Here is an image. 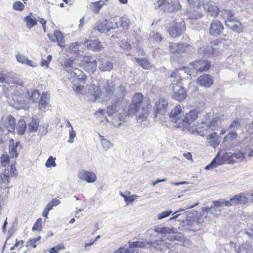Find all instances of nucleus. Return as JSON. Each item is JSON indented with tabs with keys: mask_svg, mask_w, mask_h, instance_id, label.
I'll use <instances>...</instances> for the list:
<instances>
[{
	"mask_svg": "<svg viewBox=\"0 0 253 253\" xmlns=\"http://www.w3.org/2000/svg\"><path fill=\"white\" fill-rule=\"evenodd\" d=\"M214 48L211 46H207L199 49L198 52L200 55L205 57H210L213 53Z\"/></svg>",
	"mask_w": 253,
	"mask_h": 253,
	"instance_id": "2f4dec72",
	"label": "nucleus"
},
{
	"mask_svg": "<svg viewBox=\"0 0 253 253\" xmlns=\"http://www.w3.org/2000/svg\"><path fill=\"white\" fill-rule=\"evenodd\" d=\"M11 106L16 109H25L27 106L26 94L20 92H15L12 96Z\"/></svg>",
	"mask_w": 253,
	"mask_h": 253,
	"instance_id": "9d476101",
	"label": "nucleus"
},
{
	"mask_svg": "<svg viewBox=\"0 0 253 253\" xmlns=\"http://www.w3.org/2000/svg\"><path fill=\"white\" fill-rule=\"evenodd\" d=\"M136 61L139 64V65L145 69H149L151 67L150 64L146 58H136Z\"/></svg>",
	"mask_w": 253,
	"mask_h": 253,
	"instance_id": "58836bf2",
	"label": "nucleus"
},
{
	"mask_svg": "<svg viewBox=\"0 0 253 253\" xmlns=\"http://www.w3.org/2000/svg\"><path fill=\"white\" fill-rule=\"evenodd\" d=\"M82 64L84 69L90 73H93L96 69V62L92 57L86 56L84 57Z\"/></svg>",
	"mask_w": 253,
	"mask_h": 253,
	"instance_id": "4468645a",
	"label": "nucleus"
},
{
	"mask_svg": "<svg viewBox=\"0 0 253 253\" xmlns=\"http://www.w3.org/2000/svg\"><path fill=\"white\" fill-rule=\"evenodd\" d=\"M27 94L28 95L29 99L32 100L33 102L37 103L38 102L40 93L38 90H34L32 91L31 94L29 92H27Z\"/></svg>",
	"mask_w": 253,
	"mask_h": 253,
	"instance_id": "a18cd8bd",
	"label": "nucleus"
},
{
	"mask_svg": "<svg viewBox=\"0 0 253 253\" xmlns=\"http://www.w3.org/2000/svg\"><path fill=\"white\" fill-rule=\"evenodd\" d=\"M26 128V125L25 121L24 120H20L17 123V126L16 127V130L18 134L23 135L24 134L25 132V130Z\"/></svg>",
	"mask_w": 253,
	"mask_h": 253,
	"instance_id": "4c0bfd02",
	"label": "nucleus"
},
{
	"mask_svg": "<svg viewBox=\"0 0 253 253\" xmlns=\"http://www.w3.org/2000/svg\"><path fill=\"white\" fill-rule=\"evenodd\" d=\"M225 118L223 115H216L212 117L211 113H207L204 120L196 126L197 128L192 130V133L203 136L205 132L209 130H215L218 127L219 122Z\"/></svg>",
	"mask_w": 253,
	"mask_h": 253,
	"instance_id": "f257e3e1",
	"label": "nucleus"
},
{
	"mask_svg": "<svg viewBox=\"0 0 253 253\" xmlns=\"http://www.w3.org/2000/svg\"><path fill=\"white\" fill-rule=\"evenodd\" d=\"M78 177L88 183H93L96 180V176L92 172L82 171L78 174Z\"/></svg>",
	"mask_w": 253,
	"mask_h": 253,
	"instance_id": "5701e85b",
	"label": "nucleus"
},
{
	"mask_svg": "<svg viewBox=\"0 0 253 253\" xmlns=\"http://www.w3.org/2000/svg\"><path fill=\"white\" fill-rule=\"evenodd\" d=\"M197 118V111L196 110H191L189 113H186L184 119L181 120L176 124V127L183 130L188 128L189 126Z\"/></svg>",
	"mask_w": 253,
	"mask_h": 253,
	"instance_id": "0eeeda50",
	"label": "nucleus"
},
{
	"mask_svg": "<svg viewBox=\"0 0 253 253\" xmlns=\"http://www.w3.org/2000/svg\"><path fill=\"white\" fill-rule=\"evenodd\" d=\"M42 219L38 218L32 227L33 231H40L42 228Z\"/></svg>",
	"mask_w": 253,
	"mask_h": 253,
	"instance_id": "6e6d98bb",
	"label": "nucleus"
},
{
	"mask_svg": "<svg viewBox=\"0 0 253 253\" xmlns=\"http://www.w3.org/2000/svg\"><path fill=\"white\" fill-rule=\"evenodd\" d=\"M48 96L47 93H43L40 99H39V108L40 110L44 109L45 108Z\"/></svg>",
	"mask_w": 253,
	"mask_h": 253,
	"instance_id": "c9c22d12",
	"label": "nucleus"
},
{
	"mask_svg": "<svg viewBox=\"0 0 253 253\" xmlns=\"http://www.w3.org/2000/svg\"><path fill=\"white\" fill-rule=\"evenodd\" d=\"M147 245L150 248L158 251H166L168 248L162 240H156L154 242H148Z\"/></svg>",
	"mask_w": 253,
	"mask_h": 253,
	"instance_id": "bb28decb",
	"label": "nucleus"
},
{
	"mask_svg": "<svg viewBox=\"0 0 253 253\" xmlns=\"http://www.w3.org/2000/svg\"><path fill=\"white\" fill-rule=\"evenodd\" d=\"M173 97L176 100H183L186 97V92L181 86L173 85Z\"/></svg>",
	"mask_w": 253,
	"mask_h": 253,
	"instance_id": "412c9836",
	"label": "nucleus"
},
{
	"mask_svg": "<svg viewBox=\"0 0 253 253\" xmlns=\"http://www.w3.org/2000/svg\"><path fill=\"white\" fill-rule=\"evenodd\" d=\"M207 142L208 145L215 148L220 144V138L216 132H214L207 136Z\"/></svg>",
	"mask_w": 253,
	"mask_h": 253,
	"instance_id": "cd10ccee",
	"label": "nucleus"
},
{
	"mask_svg": "<svg viewBox=\"0 0 253 253\" xmlns=\"http://www.w3.org/2000/svg\"><path fill=\"white\" fill-rule=\"evenodd\" d=\"M168 105L167 100L164 98H161L157 101L154 107L156 116L158 114L164 115L167 111Z\"/></svg>",
	"mask_w": 253,
	"mask_h": 253,
	"instance_id": "f3484780",
	"label": "nucleus"
},
{
	"mask_svg": "<svg viewBox=\"0 0 253 253\" xmlns=\"http://www.w3.org/2000/svg\"><path fill=\"white\" fill-rule=\"evenodd\" d=\"M79 45V44L78 42H73L72 43L70 46L68 47L69 51L74 53H77L78 50V46Z\"/></svg>",
	"mask_w": 253,
	"mask_h": 253,
	"instance_id": "5fc2aeb1",
	"label": "nucleus"
},
{
	"mask_svg": "<svg viewBox=\"0 0 253 253\" xmlns=\"http://www.w3.org/2000/svg\"><path fill=\"white\" fill-rule=\"evenodd\" d=\"M10 181L9 170H5L3 175L0 174V186L2 183L8 184Z\"/></svg>",
	"mask_w": 253,
	"mask_h": 253,
	"instance_id": "37998d69",
	"label": "nucleus"
},
{
	"mask_svg": "<svg viewBox=\"0 0 253 253\" xmlns=\"http://www.w3.org/2000/svg\"><path fill=\"white\" fill-rule=\"evenodd\" d=\"M121 104H117L116 101H114L112 104L107 107V113L109 116H113L121 109Z\"/></svg>",
	"mask_w": 253,
	"mask_h": 253,
	"instance_id": "473e14b6",
	"label": "nucleus"
},
{
	"mask_svg": "<svg viewBox=\"0 0 253 253\" xmlns=\"http://www.w3.org/2000/svg\"><path fill=\"white\" fill-rule=\"evenodd\" d=\"M155 232L159 234H170L174 233V229L173 228H169L168 227H157L154 229Z\"/></svg>",
	"mask_w": 253,
	"mask_h": 253,
	"instance_id": "ea45409f",
	"label": "nucleus"
},
{
	"mask_svg": "<svg viewBox=\"0 0 253 253\" xmlns=\"http://www.w3.org/2000/svg\"><path fill=\"white\" fill-rule=\"evenodd\" d=\"M190 46L187 43H170L169 50L171 53L174 54H182L190 49Z\"/></svg>",
	"mask_w": 253,
	"mask_h": 253,
	"instance_id": "ddd939ff",
	"label": "nucleus"
},
{
	"mask_svg": "<svg viewBox=\"0 0 253 253\" xmlns=\"http://www.w3.org/2000/svg\"><path fill=\"white\" fill-rule=\"evenodd\" d=\"M192 75L193 72L190 71L189 67H183L173 71L171 75V81L173 85H176L177 84H181L182 81V75L183 74Z\"/></svg>",
	"mask_w": 253,
	"mask_h": 253,
	"instance_id": "1a4fd4ad",
	"label": "nucleus"
},
{
	"mask_svg": "<svg viewBox=\"0 0 253 253\" xmlns=\"http://www.w3.org/2000/svg\"><path fill=\"white\" fill-rule=\"evenodd\" d=\"M224 27L218 20L212 21L209 27V34L212 36H218L223 31Z\"/></svg>",
	"mask_w": 253,
	"mask_h": 253,
	"instance_id": "2eb2a0df",
	"label": "nucleus"
},
{
	"mask_svg": "<svg viewBox=\"0 0 253 253\" xmlns=\"http://www.w3.org/2000/svg\"><path fill=\"white\" fill-rule=\"evenodd\" d=\"M208 213L214 214V211H212V206L211 207H205L202 208L201 212L198 213H202L204 215H207Z\"/></svg>",
	"mask_w": 253,
	"mask_h": 253,
	"instance_id": "bf43d9fd",
	"label": "nucleus"
},
{
	"mask_svg": "<svg viewBox=\"0 0 253 253\" xmlns=\"http://www.w3.org/2000/svg\"><path fill=\"white\" fill-rule=\"evenodd\" d=\"M182 109L180 106H176L174 109H173L169 115V117L171 121L177 123L181 120H180V117L181 116V113Z\"/></svg>",
	"mask_w": 253,
	"mask_h": 253,
	"instance_id": "c85d7f7f",
	"label": "nucleus"
},
{
	"mask_svg": "<svg viewBox=\"0 0 253 253\" xmlns=\"http://www.w3.org/2000/svg\"><path fill=\"white\" fill-rule=\"evenodd\" d=\"M45 166L48 168L55 167L56 166L55 158H54L52 156L49 157L45 163Z\"/></svg>",
	"mask_w": 253,
	"mask_h": 253,
	"instance_id": "13d9d810",
	"label": "nucleus"
},
{
	"mask_svg": "<svg viewBox=\"0 0 253 253\" xmlns=\"http://www.w3.org/2000/svg\"><path fill=\"white\" fill-rule=\"evenodd\" d=\"M154 5L156 9L163 6L164 10L168 12H176L181 8L178 0H156Z\"/></svg>",
	"mask_w": 253,
	"mask_h": 253,
	"instance_id": "39448f33",
	"label": "nucleus"
},
{
	"mask_svg": "<svg viewBox=\"0 0 253 253\" xmlns=\"http://www.w3.org/2000/svg\"><path fill=\"white\" fill-rule=\"evenodd\" d=\"M101 1L94 2L91 5V7L93 12L98 13L100 10L102 5L100 4Z\"/></svg>",
	"mask_w": 253,
	"mask_h": 253,
	"instance_id": "680f3d73",
	"label": "nucleus"
},
{
	"mask_svg": "<svg viewBox=\"0 0 253 253\" xmlns=\"http://www.w3.org/2000/svg\"><path fill=\"white\" fill-rule=\"evenodd\" d=\"M183 238H184L183 237L180 236L178 235H170L167 237L168 240H169V241H175V240L182 241L183 240Z\"/></svg>",
	"mask_w": 253,
	"mask_h": 253,
	"instance_id": "69168bd1",
	"label": "nucleus"
},
{
	"mask_svg": "<svg viewBox=\"0 0 253 253\" xmlns=\"http://www.w3.org/2000/svg\"><path fill=\"white\" fill-rule=\"evenodd\" d=\"M15 119L12 116L3 117L0 122V129L3 132L7 130L8 132H13L15 129Z\"/></svg>",
	"mask_w": 253,
	"mask_h": 253,
	"instance_id": "6e6552de",
	"label": "nucleus"
},
{
	"mask_svg": "<svg viewBox=\"0 0 253 253\" xmlns=\"http://www.w3.org/2000/svg\"><path fill=\"white\" fill-rule=\"evenodd\" d=\"M245 158V154L241 152L237 153H224L221 158L219 157V153L216 155L212 162L205 167V169L210 170L220 166L225 162L233 164L237 161H242Z\"/></svg>",
	"mask_w": 253,
	"mask_h": 253,
	"instance_id": "7ed1b4c3",
	"label": "nucleus"
},
{
	"mask_svg": "<svg viewBox=\"0 0 253 253\" xmlns=\"http://www.w3.org/2000/svg\"><path fill=\"white\" fill-rule=\"evenodd\" d=\"M61 66L68 73H72L74 75L78 76L82 74L81 70L73 67L75 64L74 60L71 58H66L61 62Z\"/></svg>",
	"mask_w": 253,
	"mask_h": 253,
	"instance_id": "f8f14e48",
	"label": "nucleus"
},
{
	"mask_svg": "<svg viewBox=\"0 0 253 253\" xmlns=\"http://www.w3.org/2000/svg\"><path fill=\"white\" fill-rule=\"evenodd\" d=\"M54 37L56 39L55 41L58 42V45L62 46V44L65 42V40L61 32L59 30L54 31Z\"/></svg>",
	"mask_w": 253,
	"mask_h": 253,
	"instance_id": "e433bc0d",
	"label": "nucleus"
},
{
	"mask_svg": "<svg viewBox=\"0 0 253 253\" xmlns=\"http://www.w3.org/2000/svg\"><path fill=\"white\" fill-rule=\"evenodd\" d=\"M143 96L140 93H137L133 96L131 104L129 105L127 110V115L133 116L136 114L139 110L142 108L143 113L142 115H139L138 120L143 121L146 118V109L150 108V104L148 101L144 102Z\"/></svg>",
	"mask_w": 253,
	"mask_h": 253,
	"instance_id": "f03ea898",
	"label": "nucleus"
},
{
	"mask_svg": "<svg viewBox=\"0 0 253 253\" xmlns=\"http://www.w3.org/2000/svg\"><path fill=\"white\" fill-rule=\"evenodd\" d=\"M100 138L101 145L105 150H107L113 146V144L108 140L105 139L104 136L99 134Z\"/></svg>",
	"mask_w": 253,
	"mask_h": 253,
	"instance_id": "a19ab883",
	"label": "nucleus"
},
{
	"mask_svg": "<svg viewBox=\"0 0 253 253\" xmlns=\"http://www.w3.org/2000/svg\"><path fill=\"white\" fill-rule=\"evenodd\" d=\"M210 66V63L206 60H198L190 63V71L193 72V74L197 72H205L209 70Z\"/></svg>",
	"mask_w": 253,
	"mask_h": 253,
	"instance_id": "9b49d317",
	"label": "nucleus"
},
{
	"mask_svg": "<svg viewBox=\"0 0 253 253\" xmlns=\"http://www.w3.org/2000/svg\"><path fill=\"white\" fill-rule=\"evenodd\" d=\"M140 198V196L137 195H132L125 198V202L127 205L129 202H132L135 199Z\"/></svg>",
	"mask_w": 253,
	"mask_h": 253,
	"instance_id": "0e129e2a",
	"label": "nucleus"
},
{
	"mask_svg": "<svg viewBox=\"0 0 253 253\" xmlns=\"http://www.w3.org/2000/svg\"><path fill=\"white\" fill-rule=\"evenodd\" d=\"M60 203L61 201L60 200L54 198L47 204L46 206L51 210L53 207L56 206Z\"/></svg>",
	"mask_w": 253,
	"mask_h": 253,
	"instance_id": "864d4df0",
	"label": "nucleus"
},
{
	"mask_svg": "<svg viewBox=\"0 0 253 253\" xmlns=\"http://www.w3.org/2000/svg\"><path fill=\"white\" fill-rule=\"evenodd\" d=\"M206 218L207 215L197 213L196 215L188 217L187 219L182 222L181 226L185 229L195 232L200 230Z\"/></svg>",
	"mask_w": 253,
	"mask_h": 253,
	"instance_id": "20e7f679",
	"label": "nucleus"
},
{
	"mask_svg": "<svg viewBox=\"0 0 253 253\" xmlns=\"http://www.w3.org/2000/svg\"><path fill=\"white\" fill-rule=\"evenodd\" d=\"M119 22L120 26L122 27L123 28L127 27L130 23L129 19L126 16H123L121 17L120 18Z\"/></svg>",
	"mask_w": 253,
	"mask_h": 253,
	"instance_id": "09e8293b",
	"label": "nucleus"
},
{
	"mask_svg": "<svg viewBox=\"0 0 253 253\" xmlns=\"http://www.w3.org/2000/svg\"><path fill=\"white\" fill-rule=\"evenodd\" d=\"M88 48L93 51H100L102 48L101 43L97 40H86L84 42Z\"/></svg>",
	"mask_w": 253,
	"mask_h": 253,
	"instance_id": "c756f323",
	"label": "nucleus"
},
{
	"mask_svg": "<svg viewBox=\"0 0 253 253\" xmlns=\"http://www.w3.org/2000/svg\"><path fill=\"white\" fill-rule=\"evenodd\" d=\"M64 249H65L64 246L63 244H60L52 248L49 252L50 253H57L60 250Z\"/></svg>",
	"mask_w": 253,
	"mask_h": 253,
	"instance_id": "774afa93",
	"label": "nucleus"
},
{
	"mask_svg": "<svg viewBox=\"0 0 253 253\" xmlns=\"http://www.w3.org/2000/svg\"><path fill=\"white\" fill-rule=\"evenodd\" d=\"M19 145L20 143L19 142H17L15 144H14L13 139L10 141L9 153L12 158L17 156L18 154L16 149Z\"/></svg>",
	"mask_w": 253,
	"mask_h": 253,
	"instance_id": "72a5a7b5",
	"label": "nucleus"
},
{
	"mask_svg": "<svg viewBox=\"0 0 253 253\" xmlns=\"http://www.w3.org/2000/svg\"><path fill=\"white\" fill-rule=\"evenodd\" d=\"M204 9L212 17H216L219 13V8L215 4V3L212 1L203 4Z\"/></svg>",
	"mask_w": 253,
	"mask_h": 253,
	"instance_id": "aec40b11",
	"label": "nucleus"
},
{
	"mask_svg": "<svg viewBox=\"0 0 253 253\" xmlns=\"http://www.w3.org/2000/svg\"><path fill=\"white\" fill-rule=\"evenodd\" d=\"M38 127V124L37 122L32 120L29 125V128L30 132H35L37 131Z\"/></svg>",
	"mask_w": 253,
	"mask_h": 253,
	"instance_id": "3c124183",
	"label": "nucleus"
},
{
	"mask_svg": "<svg viewBox=\"0 0 253 253\" xmlns=\"http://www.w3.org/2000/svg\"><path fill=\"white\" fill-rule=\"evenodd\" d=\"M197 83L201 86L209 87L213 83L212 77L208 74H204L200 76L197 79Z\"/></svg>",
	"mask_w": 253,
	"mask_h": 253,
	"instance_id": "a211bd4d",
	"label": "nucleus"
},
{
	"mask_svg": "<svg viewBox=\"0 0 253 253\" xmlns=\"http://www.w3.org/2000/svg\"><path fill=\"white\" fill-rule=\"evenodd\" d=\"M118 25L117 22H115V26H112L111 22L107 20H104L96 26V29L100 33H106L111 29H114L118 27Z\"/></svg>",
	"mask_w": 253,
	"mask_h": 253,
	"instance_id": "6ab92c4d",
	"label": "nucleus"
},
{
	"mask_svg": "<svg viewBox=\"0 0 253 253\" xmlns=\"http://www.w3.org/2000/svg\"><path fill=\"white\" fill-rule=\"evenodd\" d=\"M241 119L236 118L234 119L229 126V129L235 130L236 128L241 126Z\"/></svg>",
	"mask_w": 253,
	"mask_h": 253,
	"instance_id": "49530a36",
	"label": "nucleus"
},
{
	"mask_svg": "<svg viewBox=\"0 0 253 253\" xmlns=\"http://www.w3.org/2000/svg\"><path fill=\"white\" fill-rule=\"evenodd\" d=\"M99 69L103 72L110 71L113 68V63L106 57L100 59Z\"/></svg>",
	"mask_w": 253,
	"mask_h": 253,
	"instance_id": "a878e982",
	"label": "nucleus"
},
{
	"mask_svg": "<svg viewBox=\"0 0 253 253\" xmlns=\"http://www.w3.org/2000/svg\"><path fill=\"white\" fill-rule=\"evenodd\" d=\"M126 94V89L123 86H119L115 90V94L113 96V101H116L117 104H121Z\"/></svg>",
	"mask_w": 253,
	"mask_h": 253,
	"instance_id": "4be33fe9",
	"label": "nucleus"
},
{
	"mask_svg": "<svg viewBox=\"0 0 253 253\" xmlns=\"http://www.w3.org/2000/svg\"><path fill=\"white\" fill-rule=\"evenodd\" d=\"M41 239L40 236H38L36 238L30 239L27 242V246H32L33 248H35L36 247V242L39 241Z\"/></svg>",
	"mask_w": 253,
	"mask_h": 253,
	"instance_id": "052dcab7",
	"label": "nucleus"
},
{
	"mask_svg": "<svg viewBox=\"0 0 253 253\" xmlns=\"http://www.w3.org/2000/svg\"><path fill=\"white\" fill-rule=\"evenodd\" d=\"M101 94L99 87L95 84L90 85L86 92V95L89 99L93 102L95 101Z\"/></svg>",
	"mask_w": 253,
	"mask_h": 253,
	"instance_id": "dca6fc26",
	"label": "nucleus"
},
{
	"mask_svg": "<svg viewBox=\"0 0 253 253\" xmlns=\"http://www.w3.org/2000/svg\"><path fill=\"white\" fill-rule=\"evenodd\" d=\"M10 84H16L17 85L22 86L23 82L22 80L19 78H14L11 77Z\"/></svg>",
	"mask_w": 253,
	"mask_h": 253,
	"instance_id": "4d7b16f0",
	"label": "nucleus"
},
{
	"mask_svg": "<svg viewBox=\"0 0 253 253\" xmlns=\"http://www.w3.org/2000/svg\"><path fill=\"white\" fill-rule=\"evenodd\" d=\"M9 156L7 154H3L1 157V163L3 166H6L9 163Z\"/></svg>",
	"mask_w": 253,
	"mask_h": 253,
	"instance_id": "338daca9",
	"label": "nucleus"
},
{
	"mask_svg": "<svg viewBox=\"0 0 253 253\" xmlns=\"http://www.w3.org/2000/svg\"><path fill=\"white\" fill-rule=\"evenodd\" d=\"M214 204V206L216 207H223V206H227L229 207L232 205L231 203V201H226L224 199H220L218 201H214L213 202Z\"/></svg>",
	"mask_w": 253,
	"mask_h": 253,
	"instance_id": "c03bdc74",
	"label": "nucleus"
},
{
	"mask_svg": "<svg viewBox=\"0 0 253 253\" xmlns=\"http://www.w3.org/2000/svg\"><path fill=\"white\" fill-rule=\"evenodd\" d=\"M226 26L228 27L229 29L238 33H239L243 31V28L242 23L240 21L237 20L236 18L234 21L230 23H227Z\"/></svg>",
	"mask_w": 253,
	"mask_h": 253,
	"instance_id": "7c9ffc66",
	"label": "nucleus"
},
{
	"mask_svg": "<svg viewBox=\"0 0 253 253\" xmlns=\"http://www.w3.org/2000/svg\"><path fill=\"white\" fill-rule=\"evenodd\" d=\"M11 76L9 74H0V82L2 84H10Z\"/></svg>",
	"mask_w": 253,
	"mask_h": 253,
	"instance_id": "de8ad7c7",
	"label": "nucleus"
},
{
	"mask_svg": "<svg viewBox=\"0 0 253 253\" xmlns=\"http://www.w3.org/2000/svg\"><path fill=\"white\" fill-rule=\"evenodd\" d=\"M172 213V211L171 210H168L167 211H164L161 213L157 214V219L159 220H161L164 218H166L169 215H170Z\"/></svg>",
	"mask_w": 253,
	"mask_h": 253,
	"instance_id": "603ef678",
	"label": "nucleus"
},
{
	"mask_svg": "<svg viewBox=\"0 0 253 253\" xmlns=\"http://www.w3.org/2000/svg\"><path fill=\"white\" fill-rule=\"evenodd\" d=\"M235 13L228 9H223L220 11V16L225 20V24L234 21L236 18L234 17Z\"/></svg>",
	"mask_w": 253,
	"mask_h": 253,
	"instance_id": "393cba45",
	"label": "nucleus"
},
{
	"mask_svg": "<svg viewBox=\"0 0 253 253\" xmlns=\"http://www.w3.org/2000/svg\"><path fill=\"white\" fill-rule=\"evenodd\" d=\"M24 21L26 23V25L28 29H30L34 26L36 25L37 20L35 18H32L30 15L25 17L24 19Z\"/></svg>",
	"mask_w": 253,
	"mask_h": 253,
	"instance_id": "79ce46f5",
	"label": "nucleus"
},
{
	"mask_svg": "<svg viewBox=\"0 0 253 253\" xmlns=\"http://www.w3.org/2000/svg\"><path fill=\"white\" fill-rule=\"evenodd\" d=\"M188 18L190 19H197L202 17V13L197 10L188 9L187 11Z\"/></svg>",
	"mask_w": 253,
	"mask_h": 253,
	"instance_id": "f704fd0d",
	"label": "nucleus"
},
{
	"mask_svg": "<svg viewBox=\"0 0 253 253\" xmlns=\"http://www.w3.org/2000/svg\"><path fill=\"white\" fill-rule=\"evenodd\" d=\"M248 200V197H247L246 194L241 193L231 198L229 201H231L232 205L246 204Z\"/></svg>",
	"mask_w": 253,
	"mask_h": 253,
	"instance_id": "b1692460",
	"label": "nucleus"
},
{
	"mask_svg": "<svg viewBox=\"0 0 253 253\" xmlns=\"http://www.w3.org/2000/svg\"><path fill=\"white\" fill-rule=\"evenodd\" d=\"M186 29L185 22L182 19H175L171 22L167 31L172 37H176L181 35Z\"/></svg>",
	"mask_w": 253,
	"mask_h": 253,
	"instance_id": "423d86ee",
	"label": "nucleus"
},
{
	"mask_svg": "<svg viewBox=\"0 0 253 253\" xmlns=\"http://www.w3.org/2000/svg\"><path fill=\"white\" fill-rule=\"evenodd\" d=\"M24 7V4L20 1H16L13 5V8L18 11H22Z\"/></svg>",
	"mask_w": 253,
	"mask_h": 253,
	"instance_id": "e2e57ef3",
	"label": "nucleus"
},
{
	"mask_svg": "<svg viewBox=\"0 0 253 253\" xmlns=\"http://www.w3.org/2000/svg\"><path fill=\"white\" fill-rule=\"evenodd\" d=\"M188 3L193 7H199L203 4L201 0H188Z\"/></svg>",
	"mask_w": 253,
	"mask_h": 253,
	"instance_id": "8fccbe9b",
	"label": "nucleus"
}]
</instances>
